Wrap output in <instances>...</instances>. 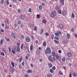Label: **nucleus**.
Listing matches in <instances>:
<instances>
[{
    "mask_svg": "<svg viewBox=\"0 0 77 77\" xmlns=\"http://www.w3.org/2000/svg\"><path fill=\"white\" fill-rule=\"evenodd\" d=\"M45 52L46 54H47L48 53V54H50V53H51V49L49 48H46Z\"/></svg>",
    "mask_w": 77,
    "mask_h": 77,
    "instance_id": "1",
    "label": "nucleus"
},
{
    "mask_svg": "<svg viewBox=\"0 0 77 77\" xmlns=\"http://www.w3.org/2000/svg\"><path fill=\"white\" fill-rule=\"evenodd\" d=\"M50 15L52 18H54V16H56V11H53L52 13H51L50 14Z\"/></svg>",
    "mask_w": 77,
    "mask_h": 77,
    "instance_id": "2",
    "label": "nucleus"
},
{
    "mask_svg": "<svg viewBox=\"0 0 77 77\" xmlns=\"http://www.w3.org/2000/svg\"><path fill=\"white\" fill-rule=\"evenodd\" d=\"M59 27L60 29H63L64 28L63 25L62 24H60L59 25Z\"/></svg>",
    "mask_w": 77,
    "mask_h": 77,
    "instance_id": "3",
    "label": "nucleus"
},
{
    "mask_svg": "<svg viewBox=\"0 0 77 77\" xmlns=\"http://www.w3.org/2000/svg\"><path fill=\"white\" fill-rule=\"evenodd\" d=\"M20 17L22 20H23V19H24V18H25V15H21L20 16Z\"/></svg>",
    "mask_w": 77,
    "mask_h": 77,
    "instance_id": "4",
    "label": "nucleus"
},
{
    "mask_svg": "<svg viewBox=\"0 0 77 77\" xmlns=\"http://www.w3.org/2000/svg\"><path fill=\"white\" fill-rule=\"evenodd\" d=\"M73 77H76L77 76V73L76 72H73L72 73Z\"/></svg>",
    "mask_w": 77,
    "mask_h": 77,
    "instance_id": "5",
    "label": "nucleus"
},
{
    "mask_svg": "<svg viewBox=\"0 0 77 77\" xmlns=\"http://www.w3.org/2000/svg\"><path fill=\"white\" fill-rule=\"evenodd\" d=\"M62 14L63 15H64V16H65V15H66V11H63L62 12Z\"/></svg>",
    "mask_w": 77,
    "mask_h": 77,
    "instance_id": "6",
    "label": "nucleus"
},
{
    "mask_svg": "<svg viewBox=\"0 0 77 77\" xmlns=\"http://www.w3.org/2000/svg\"><path fill=\"white\" fill-rule=\"evenodd\" d=\"M67 56L68 57H70L72 56V54L71 52H69L67 54Z\"/></svg>",
    "mask_w": 77,
    "mask_h": 77,
    "instance_id": "7",
    "label": "nucleus"
},
{
    "mask_svg": "<svg viewBox=\"0 0 77 77\" xmlns=\"http://www.w3.org/2000/svg\"><path fill=\"white\" fill-rule=\"evenodd\" d=\"M26 41L27 42H30V38H26Z\"/></svg>",
    "mask_w": 77,
    "mask_h": 77,
    "instance_id": "8",
    "label": "nucleus"
},
{
    "mask_svg": "<svg viewBox=\"0 0 77 77\" xmlns=\"http://www.w3.org/2000/svg\"><path fill=\"white\" fill-rule=\"evenodd\" d=\"M56 57H57V59H58V60H60V59H61V57L60 56H57V55L56 56Z\"/></svg>",
    "mask_w": 77,
    "mask_h": 77,
    "instance_id": "9",
    "label": "nucleus"
},
{
    "mask_svg": "<svg viewBox=\"0 0 77 77\" xmlns=\"http://www.w3.org/2000/svg\"><path fill=\"white\" fill-rule=\"evenodd\" d=\"M63 42L64 44H66V43L68 42V40H65L64 41H63Z\"/></svg>",
    "mask_w": 77,
    "mask_h": 77,
    "instance_id": "10",
    "label": "nucleus"
},
{
    "mask_svg": "<svg viewBox=\"0 0 77 77\" xmlns=\"http://www.w3.org/2000/svg\"><path fill=\"white\" fill-rule=\"evenodd\" d=\"M11 36L13 38H15V36L14 35V33H12L11 34Z\"/></svg>",
    "mask_w": 77,
    "mask_h": 77,
    "instance_id": "11",
    "label": "nucleus"
},
{
    "mask_svg": "<svg viewBox=\"0 0 77 77\" xmlns=\"http://www.w3.org/2000/svg\"><path fill=\"white\" fill-rule=\"evenodd\" d=\"M60 3H61V5H64V0H60Z\"/></svg>",
    "mask_w": 77,
    "mask_h": 77,
    "instance_id": "12",
    "label": "nucleus"
},
{
    "mask_svg": "<svg viewBox=\"0 0 77 77\" xmlns=\"http://www.w3.org/2000/svg\"><path fill=\"white\" fill-rule=\"evenodd\" d=\"M66 37L67 38H68V39H69V38H70L69 34H68V33H67Z\"/></svg>",
    "mask_w": 77,
    "mask_h": 77,
    "instance_id": "13",
    "label": "nucleus"
},
{
    "mask_svg": "<svg viewBox=\"0 0 77 77\" xmlns=\"http://www.w3.org/2000/svg\"><path fill=\"white\" fill-rule=\"evenodd\" d=\"M55 9H56V10H57V11H58V10H59V9H60V8H59V6H56V7H55Z\"/></svg>",
    "mask_w": 77,
    "mask_h": 77,
    "instance_id": "14",
    "label": "nucleus"
},
{
    "mask_svg": "<svg viewBox=\"0 0 77 77\" xmlns=\"http://www.w3.org/2000/svg\"><path fill=\"white\" fill-rule=\"evenodd\" d=\"M13 48L14 49V50L15 52H17V48L16 46H14Z\"/></svg>",
    "mask_w": 77,
    "mask_h": 77,
    "instance_id": "15",
    "label": "nucleus"
},
{
    "mask_svg": "<svg viewBox=\"0 0 77 77\" xmlns=\"http://www.w3.org/2000/svg\"><path fill=\"white\" fill-rule=\"evenodd\" d=\"M17 51H18V52H20V49L19 47L17 48Z\"/></svg>",
    "mask_w": 77,
    "mask_h": 77,
    "instance_id": "16",
    "label": "nucleus"
},
{
    "mask_svg": "<svg viewBox=\"0 0 77 77\" xmlns=\"http://www.w3.org/2000/svg\"><path fill=\"white\" fill-rule=\"evenodd\" d=\"M47 76L48 77H52V75H51V74L50 73H49V74H47Z\"/></svg>",
    "mask_w": 77,
    "mask_h": 77,
    "instance_id": "17",
    "label": "nucleus"
},
{
    "mask_svg": "<svg viewBox=\"0 0 77 77\" xmlns=\"http://www.w3.org/2000/svg\"><path fill=\"white\" fill-rule=\"evenodd\" d=\"M11 65L12 66V67H14V66H15V64H14V62H11Z\"/></svg>",
    "mask_w": 77,
    "mask_h": 77,
    "instance_id": "18",
    "label": "nucleus"
},
{
    "mask_svg": "<svg viewBox=\"0 0 77 77\" xmlns=\"http://www.w3.org/2000/svg\"><path fill=\"white\" fill-rule=\"evenodd\" d=\"M40 53V51L39 50H37L36 52V54H39Z\"/></svg>",
    "mask_w": 77,
    "mask_h": 77,
    "instance_id": "19",
    "label": "nucleus"
},
{
    "mask_svg": "<svg viewBox=\"0 0 77 77\" xmlns=\"http://www.w3.org/2000/svg\"><path fill=\"white\" fill-rule=\"evenodd\" d=\"M46 42H45V41L44 42L43 44V46H46Z\"/></svg>",
    "mask_w": 77,
    "mask_h": 77,
    "instance_id": "20",
    "label": "nucleus"
},
{
    "mask_svg": "<svg viewBox=\"0 0 77 77\" xmlns=\"http://www.w3.org/2000/svg\"><path fill=\"white\" fill-rule=\"evenodd\" d=\"M58 12L60 14H62V11L60 10H58Z\"/></svg>",
    "mask_w": 77,
    "mask_h": 77,
    "instance_id": "21",
    "label": "nucleus"
},
{
    "mask_svg": "<svg viewBox=\"0 0 77 77\" xmlns=\"http://www.w3.org/2000/svg\"><path fill=\"white\" fill-rule=\"evenodd\" d=\"M41 17V16H40V15L38 14L37 15V18L39 19Z\"/></svg>",
    "mask_w": 77,
    "mask_h": 77,
    "instance_id": "22",
    "label": "nucleus"
},
{
    "mask_svg": "<svg viewBox=\"0 0 77 77\" xmlns=\"http://www.w3.org/2000/svg\"><path fill=\"white\" fill-rule=\"evenodd\" d=\"M50 72H51V73H54V71H53V70L52 69H50Z\"/></svg>",
    "mask_w": 77,
    "mask_h": 77,
    "instance_id": "23",
    "label": "nucleus"
},
{
    "mask_svg": "<svg viewBox=\"0 0 77 77\" xmlns=\"http://www.w3.org/2000/svg\"><path fill=\"white\" fill-rule=\"evenodd\" d=\"M54 42H55L56 44H59V42L56 40H54Z\"/></svg>",
    "mask_w": 77,
    "mask_h": 77,
    "instance_id": "24",
    "label": "nucleus"
},
{
    "mask_svg": "<svg viewBox=\"0 0 77 77\" xmlns=\"http://www.w3.org/2000/svg\"><path fill=\"white\" fill-rule=\"evenodd\" d=\"M23 46H24V44H22V45L20 46V48L21 49L23 48Z\"/></svg>",
    "mask_w": 77,
    "mask_h": 77,
    "instance_id": "25",
    "label": "nucleus"
},
{
    "mask_svg": "<svg viewBox=\"0 0 77 77\" xmlns=\"http://www.w3.org/2000/svg\"><path fill=\"white\" fill-rule=\"evenodd\" d=\"M21 23V21L20 20H19L18 21L17 24L20 25Z\"/></svg>",
    "mask_w": 77,
    "mask_h": 77,
    "instance_id": "26",
    "label": "nucleus"
},
{
    "mask_svg": "<svg viewBox=\"0 0 77 77\" xmlns=\"http://www.w3.org/2000/svg\"><path fill=\"white\" fill-rule=\"evenodd\" d=\"M65 57H63L62 59V61H63V62H65Z\"/></svg>",
    "mask_w": 77,
    "mask_h": 77,
    "instance_id": "27",
    "label": "nucleus"
},
{
    "mask_svg": "<svg viewBox=\"0 0 77 77\" xmlns=\"http://www.w3.org/2000/svg\"><path fill=\"white\" fill-rule=\"evenodd\" d=\"M29 27H33V25L32 24H29Z\"/></svg>",
    "mask_w": 77,
    "mask_h": 77,
    "instance_id": "28",
    "label": "nucleus"
},
{
    "mask_svg": "<svg viewBox=\"0 0 77 77\" xmlns=\"http://www.w3.org/2000/svg\"><path fill=\"white\" fill-rule=\"evenodd\" d=\"M19 68L20 69H21L22 68V66H21V64H19L18 65Z\"/></svg>",
    "mask_w": 77,
    "mask_h": 77,
    "instance_id": "29",
    "label": "nucleus"
},
{
    "mask_svg": "<svg viewBox=\"0 0 77 77\" xmlns=\"http://www.w3.org/2000/svg\"><path fill=\"white\" fill-rule=\"evenodd\" d=\"M44 31V29H42L41 30L40 32V33H43V32Z\"/></svg>",
    "mask_w": 77,
    "mask_h": 77,
    "instance_id": "30",
    "label": "nucleus"
},
{
    "mask_svg": "<svg viewBox=\"0 0 77 77\" xmlns=\"http://www.w3.org/2000/svg\"><path fill=\"white\" fill-rule=\"evenodd\" d=\"M11 72H14V69L12 68H11Z\"/></svg>",
    "mask_w": 77,
    "mask_h": 77,
    "instance_id": "31",
    "label": "nucleus"
},
{
    "mask_svg": "<svg viewBox=\"0 0 77 77\" xmlns=\"http://www.w3.org/2000/svg\"><path fill=\"white\" fill-rule=\"evenodd\" d=\"M3 44V40L2 39H1V41H0V45H2Z\"/></svg>",
    "mask_w": 77,
    "mask_h": 77,
    "instance_id": "32",
    "label": "nucleus"
},
{
    "mask_svg": "<svg viewBox=\"0 0 77 77\" xmlns=\"http://www.w3.org/2000/svg\"><path fill=\"white\" fill-rule=\"evenodd\" d=\"M3 51L5 53H6V50H5V49L3 48Z\"/></svg>",
    "mask_w": 77,
    "mask_h": 77,
    "instance_id": "33",
    "label": "nucleus"
},
{
    "mask_svg": "<svg viewBox=\"0 0 77 77\" xmlns=\"http://www.w3.org/2000/svg\"><path fill=\"white\" fill-rule=\"evenodd\" d=\"M27 72H28V73H31V72H32V71L31 70H28L27 71Z\"/></svg>",
    "mask_w": 77,
    "mask_h": 77,
    "instance_id": "34",
    "label": "nucleus"
},
{
    "mask_svg": "<svg viewBox=\"0 0 77 77\" xmlns=\"http://www.w3.org/2000/svg\"><path fill=\"white\" fill-rule=\"evenodd\" d=\"M54 39H56V40H59V37L57 36H55L54 37Z\"/></svg>",
    "mask_w": 77,
    "mask_h": 77,
    "instance_id": "35",
    "label": "nucleus"
},
{
    "mask_svg": "<svg viewBox=\"0 0 77 77\" xmlns=\"http://www.w3.org/2000/svg\"><path fill=\"white\" fill-rule=\"evenodd\" d=\"M1 55H2V56H5V54L3 52H2L1 53Z\"/></svg>",
    "mask_w": 77,
    "mask_h": 77,
    "instance_id": "36",
    "label": "nucleus"
},
{
    "mask_svg": "<svg viewBox=\"0 0 77 77\" xmlns=\"http://www.w3.org/2000/svg\"><path fill=\"white\" fill-rule=\"evenodd\" d=\"M39 9H40V10H41V9H42V6L41 5H40L39 6Z\"/></svg>",
    "mask_w": 77,
    "mask_h": 77,
    "instance_id": "37",
    "label": "nucleus"
},
{
    "mask_svg": "<svg viewBox=\"0 0 77 77\" xmlns=\"http://www.w3.org/2000/svg\"><path fill=\"white\" fill-rule=\"evenodd\" d=\"M22 57H21L19 60V62H21V61H22Z\"/></svg>",
    "mask_w": 77,
    "mask_h": 77,
    "instance_id": "38",
    "label": "nucleus"
},
{
    "mask_svg": "<svg viewBox=\"0 0 77 77\" xmlns=\"http://www.w3.org/2000/svg\"><path fill=\"white\" fill-rule=\"evenodd\" d=\"M59 74H60V75H63V73H62V72L61 71H60L59 72Z\"/></svg>",
    "mask_w": 77,
    "mask_h": 77,
    "instance_id": "39",
    "label": "nucleus"
},
{
    "mask_svg": "<svg viewBox=\"0 0 77 77\" xmlns=\"http://www.w3.org/2000/svg\"><path fill=\"white\" fill-rule=\"evenodd\" d=\"M30 49L31 50H32L33 49V45H31L30 46Z\"/></svg>",
    "mask_w": 77,
    "mask_h": 77,
    "instance_id": "40",
    "label": "nucleus"
},
{
    "mask_svg": "<svg viewBox=\"0 0 77 77\" xmlns=\"http://www.w3.org/2000/svg\"><path fill=\"white\" fill-rule=\"evenodd\" d=\"M52 53V55L53 56V57H55V54L54 53V52H53Z\"/></svg>",
    "mask_w": 77,
    "mask_h": 77,
    "instance_id": "41",
    "label": "nucleus"
},
{
    "mask_svg": "<svg viewBox=\"0 0 77 77\" xmlns=\"http://www.w3.org/2000/svg\"><path fill=\"white\" fill-rule=\"evenodd\" d=\"M72 18H74L75 17L74 14V13H72Z\"/></svg>",
    "mask_w": 77,
    "mask_h": 77,
    "instance_id": "42",
    "label": "nucleus"
},
{
    "mask_svg": "<svg viewBox=\"0 0 77 77\" xmlns=\"http://www.w3.org/2000/svg\"><path fill=\"white\" fill-rule=\"evenodd\" d=\"M34 30L35 31H36L37 30V27L36 26H34Z\"/></svg>",
    "mask_w": 77,
    "mask_h": 77,
    "instance_id": "43",
    "label": "nucleus"
},
{
    "mask_svg": "<svg viewBox=\"0 0 77 77\" xmlns=\"http://www.w3.org/2000/svg\"><path fill=\"white\" fill-rule=\"evenodd\" d=\"M48 59L49 60H50V61H51V62H53V60H52V59H51V58H48Z\"/></svg>",
    "mask_w": 77,
    "mask_h": 77,
    "instance_id": "44",
    "label": "nucleus"
},
{
    "mask_svg": "<svg viewBox=\"0 0 77 77\" xmlns=\"http://www.w3.org/2000/svg\"><path fill=\"white\" fill-rule=\"evenodd\" d=\"M55 36H58L59 35V33H58V32H56L55 33Z\"/></svg>",
    "mask_w": 77,
    "mask_h": 77,
    "instance_id": "45",
    "label": "nucleus"
},
{
    "mask_svg": "<svg viewBox=\"0 0 77 77\" xmlns=\"http://www.w3.org/2000/svg\"><path fill=\"white\" fill-rule=\"evenodd\" d=\"M1 4H3V3H4V0H1Z\"/></svg>",
    "mask_w": 77,
    "mask_h": 77,
    "instance_id": "46",
    "label": "nucleus"
},
{
    "mask_svg": "<svg viewBox=\"0 0 77 77\" xmlns=\"http://www.w3.org/2000/svg\"><path fill=\"white\" fill-rule=\"evenodd\" d=\"M48 65L49 66V67H51L52 66V64L51 63H49Z\"/></svg>",
    "mask_w": 77,
    "mask_h": 77,
    "instance_id": "47",
    "label": "nucleus"
},
{
    "mask_svg": "<svg viewBox=\"0 0 77 77\" xmlns=\"http://www.w3.org/2000/svg\"><path fill=\"white\" fill-rule=\"evenodd\" d=\"M45 35L46 36H48L49 35V33L48 32H45Z\"/></svg>",
    "mask_w": 77,
    "mask_h": 77,
    "instance_id": "48",
    "label": "nucleus"
},
{
    "mask_svg": "<svg viewBox=\"0 0 77 77\" xmlns=\"http://www.w3.org/2000/svg\"><path fill=\"white\" fill-rule=\"evenodd\" d=\"M51 37L52 38V39H54V35H51Z\"/></svg>",
    "mask_w": 77,
    "mask_h": 77,
    "instance_id": "49",
    "label": "nucleus"
},
{
    "mask_svg": "<svg viewBox=\"0 0 77 77\" xmlns=\"http://www.w3.org/2000/svg\"><path fill=\"white\" fill-rule=\"evenodd\" d=\"M42 22L43 23H46V21L44 20H43Z\"/></svg>",
    "mask_w": 77,
    "mask_h": 77,
    "instance_id": "50",
    "label": "nucleus"
},
{
    "mask_svg": "<svg viewBox=\"0 0 77 77\" xmlns=\"http://www.w3.org/2000/svg\"><path fill=\"white\" fill-rule=\"evenodd\" d=\"M29 12H32V9H31V8H29Z\"/></svg>",
    "mask_w": 77,
    "mask_h": 77,
    "instance_id": "51",
    "label": "nucleus"
},
{
    "mask_svg": "<svg viewBox=\"0 0 77 77\" xmlns=\"http://www.w3.org/2000/svg\"><path fill=\"white\" fill-rule=\"evenodd\" d=\"M9 52H11V47L9 48Z\"/></svg>",
    "mask_w": 77,
    "mask_h": 77,
    "instance_id": "52",
    "label": "nucleus"
},
{
    "mask_svg": "<svg viewBox=\"0 0 77 77\" xmlns=\"http://www.w3.org/2000/svg\"><path fill=\"white\" fill-rule=\"evenodd\" d=\"M52 69L53 70H55V69H56V67H55V66H53L52 67Z\"/></svg>",
    "mask_w": 77,
    "mask_h": 77,
    "instance_id": "53",
    "label": "nucleus"
},
{
    "mask_svg": "<svg viewBox=\"0 0 77 77\" xmlns=\"http://www.w3.org/2000/svg\"><path fill=\"white\" fill-rule=\"evenodd\" d=\"M25 58L26 59V60H27V59H29V56H26V57H25Z\"/></svg>",
    "mask_w": 77,
    "mask_h": 77,
    "instance_id": "54",
    "label": "nucleus"
},
{
    "mask_svg": "<svg viewBox=\"0 0 77 77\" xmlns=\"http://www.w3.org/2000/svg\"><path fill=\"white\" fill-rule=\"evenodd\" d=\"M5 29H9V27H8V26H6V25L5 26Z\"/></svg>",
    "mask_w": 77,
    "mask_h": 77,
    "instance_id": "55",
    "label": "nucleus"
},
{
    "mask_svg": "<svg viewBox=\"0 0 77 77\" xmlns=\"http://www.w3.org/2000/svg\"><path fill=\"white\" fill-rule=\"evenodd\" d=\"M21 38L22 39H24V35H22L21 36Z\"/></svg>",
    "mask_w": 77,
    "mask_h": 77,
    "instance_id": "56",
    "label": "nucleus"
},
{
    "mask_svg": "<svg viewBox=\"0 0 77 77\" xmlns=\"http://www.w3.org/2000/svg\"><path fill=\"white\" fill-rule=\"evenodd\" d=\"M52 59H53V61L54 62L55 61V58L54 57L52 58Z\"/></svg>",
    "mask_w": 77,
    "mask_h": 77,
    "instance_id": "57",
    "label": "nucleus"
},
{
    "mask_svg": "<svg viewBox=\"0 0 77 77\" xmlns=\"http://www.w3.org/2000/svg\"><path fill=\"white\" fill-rule=\"evenodd\" d=\"M12 53H13V54H15V51H14V50H12Z\"/></svg>",
    "mask_w": 77,
    "mask_h": 77,
    "instance_id": "58",
    "label": "nucleus"
},
{
    "mask_svg": "<svg viewBox=\"0 0 77 77\" xmlns=\"http://www.w3.org/2000/svg\"><path fill=\"white\" fill-rule=\"evenodd\" d=\"M71 32H74V29L72 28V29H71Z\"/></svg>",
    "mask_w": 77,
    "mask_h": 77,
    "instance_id": "59",
    "label": "nucleus"
},
{
    "mask_svg": "<svg viewBox=\"0 0 77 77\" xmlns=\"http://www.w3.org/2000/svg\"><path fill=\"white\" fill-rule=\"evenodd\" d=\"M18 12L19 13H20V11H21V10H20V9H19L18 10Z\"/></svg>",
    "mask_w": 77,
    "mask_h": 77,
    "instance_id": "60",
    "label": "nucleus"
},
{
    "mask_svg": "<svg viewBox=\"0 0 77 77\" xmlns=\"http://www.w3.org/2000/svg\"><path fill=\"white\" fill-rule=\"evenodd\" d=\"M31 37L32 39H34V37H33V35H32L31 36Z\"/></svg>",
    "mask_w": 77,
    "mask_h": 77,
    "instance_id": "61",
    "label": "nucleus"
},
{
    "mask_svg": "<svg viewBox=\"0 0 77 77\" xmlns=\"http://www.w3.org/2000/svg\"><path fill=\"white\" fill-rule=\"evenodd\" d=\"M58 53H62V51L60 50H59L58 51Z\"/></svg>",
    "mask_w": 77,
    "mask_h": 77,
    "instance_id": "62",
    "label": "nucleus"
},
{
    "mask_svg": "<svg viewBox=\"0 0 77 77\" xmlns=\"http://www.w3.org/2000/svg\"><path fill=\"white\" fill-rule=\"evenodd\" d=\"M4 71V72H8L7 70L6 69H5Z\"/></svg>",
    "mask_w": 77,
    "mask_h": 77,
    "instance_id": "63",
    "label": "nucleus"
},
{
    "mask_svg": "<svg viewBox=\"0 0 77 77\" xmlns=\"http://www.w3.org/2000/svg\"><path fill=\"white\" fill-rule=\"evenodd\" d=\"M25 77H29L28 76V75H25Z\"/></svg>",
    "mask_w": 77,
    "mask_h": 77,
    "instance_id": "64",
    "label": "nucleus"
}]
</instances>
